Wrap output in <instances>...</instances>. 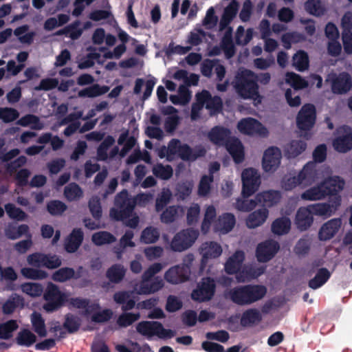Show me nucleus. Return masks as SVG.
Listing matches in <instances>:
<instances>
[{
  "mask_svg": "<svg viewBox=\"0 0 352 352\" xmlns=\"http://www.w3.org/2000/svg\"><path fill=\"white\" fill-rule=\"evenodd\" d=\"M164 266L160 263L151 265L143 273L142 280L135 284L133 292H119L114 294V300L122 305L124 310L131 309L135 305V294L139 295H149L157 292L164 286L163 279L160 276L154 277L162 271Z\"/></svg>",
  "mask_w": 352,
  "mask_h": 352,
  "instance_id": "f257e3e1",
  "label": "nucleus"
},
{
  "mask_svg": "<svg viewBox=\"0 0 352 352\" xmlns=\"http://www.w3.org/2000/svg\"><path fill=\"white\" fill-rule=\"evenodd\" d=\"M153 198V195L151 193H140L132 199L129 197L126 190H122L115 199V205L118 208H112L110 216L114 219H123L126 214L133 212L135 205L145 206Z\"/></svg>",
  "mask_w": 352,
  "mask_h": 352,
  "instance_id": "f03ea898",
  "label": "nucleus"
},
{
  "mask_svg": "<svg viewBox=\"0 0 352 352\" xmlns=\"http://www.w3.org/2000/svg\"><path fill=\"white\" fill-rule=\"evenodd\" d=\"M267 292L265 285L250 284L236 286L228 292V298L234 303L245 306L254 304L262 300Z\"/></svg>",
  "mask_w": 352,
  "mask_h": 352,
  "instance_id": "7ed1b4c3",
  "label": "nucleus"
},
{
  "mask_svg": "<svg viewBox=\"0 0 352 352\" xmlns=\"http://www.w3.org/2000/svg\"><path fill=\"white\" fill-rule=\"evenodd\" d=\"M233 85L236 93L241 98L252 100L254 105L261 102L262 98L258 94V86L252 72L245 69H239Z\"/></svg>",
  "mask_w": 352,
  "mask_h": 352,
  "instance_id": "20e7f679",
  "label": "nucleus"
},
{
  "mask_svg": "<svg viewBox=\"0 0 352 352\" xmlns=\"http://www.w3.org/2000/svg\"><path fill=\"white\" fill-rule=\"evenodd\" d=\"M344 182L337 176H329L318 185L309 188L303 192L300 197L306 201L321 200L327 195H334L341 191Z\"/></svg>",
  "mask_w": 352,
  "mask_h": 352,
  "instance_id": "39448f33",
  "label": "nucleus"
},
{
  "mask_svg": "<svg viewBox=\"0 0 352 352\" xmlns=\"http://www.w3.org/2000/svg\"><path fill=\"white\" fill-rule=\"evenodd\" d=\"M230 132L227 129L220 126L214 127L208 133L210 140L217 145L226 144L228 151L236 163L243 161L244 157L243 147L241 142L236 138H230Z\"/></svg>",
  "mask_w": 352,
  "mask_h": 352,
  "instance_id": "423d86ee",
  "label": "nucleus"
},
{
  "mask_svg": "<svg viewBox=\"0 0 352 352\" xmlns=\"http://www.w3.org/2000/svg\"><path fill=\"white\" fill-rule=\"evenodd\" d=\"M196 98L197 102L192 105L191 111V119L193 120L201 118V111L204 106L211 116L219 112L221 108V98L217 96L212 97L207 91L197 94Z\"/></svg>",
  "mask_w": 352,
  "mask_h": 352,
  "instance_id": "0eeeda50",
  "label": "nucleus"
},
{
  "mask_svg": "<svg viewBox=\"0 0 352 352\" xmlns=\"http://www.w3.org/2000/svg\"><path fill=\"white\" fill-rule=\"evenodd\" d=\"M69 296V293L61 291L56 285L50 282L43 294V298L46 301L43 309L47 312H52L67 302Z\"/></svg>",
  "mask_w": 352,
  "mask_h": 352,
  "instance_id": "6e6552de",
  "label": "nucleus"
},
{
  "mask_svg": "<svg viewBox=\"0 0 352 352\" xmlns=\"http://www.w3.org/2000/svg\"><path fill=\"white\" fill-rule=\"evenodd\" d=\"M137 331L147 338L168 339L173 338L175 333L171 329H165L163 325L155 321H142L136 326Z\"/></svg>",
  "mask_w": 352,
  "mask_h": 352,
  "instance_id": "1a4fd4ad",
  "label": "nucleus"
},
{
  "mask_svg": "<svg viewBox=\"0 0 352 352\" xmlns=\"http://www.w3.org/2000/svg\"><path fill=\"white\" fill-rule=\"evenodd\" d=\"M331 173L329 167L318 168L315 162H309L303 166L298 175L300 186L304 188L310 186L320 177H329Z\"/></svg>",
  "mask_w": 352,
  "mask_h": 352,
  "instance_id": "9d476101",
  "label": "nucleus"
},
{
  "mask_svg": "<svg viewBox=\"0 0 352 352\" xmlns=\"http://www.w3.org/2000/svg\"><path fill=\"white\" fill-rule=\"evenodd\" d=\"M198 236L199 231L197 230L184 229L173 236L170 243V248L174 252H184L192 246Z\"/></svg>",
  "mask_w": 352,
  "mask_h": 352,
  "instance_id": "9b49d317",
  "label": "nucleus"
},
{
  "mask_svg": "<svg viewBox=\"0 0 352 352\" xmlns=\"http://www.w3.org/2000/svg\"><path fill=\"white\" fill-rule=\"evenodd\" d=\"M316 121V109L314 105L307 104L302 106L296 118L297 126L302 135L308 138L307 132L314 125Z\"/></svg>",
  "mask_w": 352,
  "mask_h": 352,
  "instance_id": "f8f14e48",
  "label": "nucleus"
},
{
  "mask_svg": "<svg viewBox=\"0 0 352 352\" xmlns=\"http://www.w3.org/2000/svg\"><path fill=\"white\" fill-rule=\"evenodd\" d=\"M241 180L242 194L245 197H248L254 194L261 185L260 173L252 168H246L242 172Z\"/></svg>",
  "mask_w": 352,
  "mask_h": 352,
  "instance_id": "ddd939ff",
  "label": "nucleus"
},
{
  "mask_svg": "<svg viewBox=\"0 0 352 352\" xmlns=\"http://www.w3.org/2000/svg\"><path fill=\"white\" fill-rule=\"evenodd\" d=\"M326 81L331 84L332 92L336 94H343L349 91L352 87L351 76L346 72L339 74H329Z\"/></svg>",
  "mask_w": 352,
  "mask_h": 352,
  "instance_id": "4468645a",
  "label": "nucleus"
},
{
  "mask_svg": "<svg viewBox=\"0 0 352 352\" xmlns=\"http://www.w3.org/2000/svg\"><path fill=\"white\" fill-rule=\"evenodd\" d=\"M238 130L243 134L267 137V129L259 121L254 118H247L241 120L237 124Z\"/></svg>",
  "mask_w": 352,
  "mask_h": 352,
  "instance_id": "2eb2a0df",
  "label": "nucleus"
},
{
  "mask_svg": "<svg viewBox=\"0 0 352 352\" xmlns=\"http://www.w3.org/2000/svg\"><path fill=\"white\" fill-rule=\"evenodd\" d=\"M282 159L280 150L276 146L267 148L263 155L262 168L265 173H273L280 166Z\"/></svg>",
  "mask_w": 352,
  "mask_h": 352,
  "instance_id": "dca6fc26",
  "label": "nucleus"
},
{
  "mask_svg": "<svg viewBox=\"0 0 352 352\" xmlns=\"http://www.w3.org/2000/svg\"><path fill=\"white\" fill-rule=\"evenodd\" d=\"M199 252L201 256V270H203L210 260L217 258L221 255L223 249L216 241H206L200 245Z\"/></svg>",
  "mask_w": 352,
  "mask_h": 352,
  "instance_id": "f3484780",
  "label": "nucleus"
},
{
  "mask_svg": "<svg viewBox=\"0 0 352 352\" xmlns=\"http://www.w3.org/2000/svg\"><path fill=\"white\" fill-rule=\"evenodd\" d=\"M215 284L213 279L205 278L197 285L192 292V298L196 301L203 302L209 300L214 294Z\"/></svg>",
  "mask_w": 352,
  "mask_h": 352,
  "instance_id": "a211bd4d",
  "label": "nucleus"
},
{
  "mask_svg": "<svg viewBox=\"0 0 352 352\" xmlns=\"http://www.w3.org/2000/svg\"><path fill=\"white\" fill-rule=\"evenodd\" d=\"M333 197L327 203H320L309 205L313 215L328 217L331 216L338 209L340 204V196L337 194L332 195Z\"/></svg>",
  "mask_w": 352,
  "mask_h": 352,
  "instance_id": "6ab92c4d",
  "label": "nucleus"
},
{
  "mask_svg": "<svg viewBox=\"0 0 352 352\" xmlns=\"http://www.w3.org/2000/svg\"><path fill=\"white\" fill-rule=\"evenodd\" d=\"M334 148L345 153L352 148V132L348 126H342L337 130V135L333 142Z\"/></svg>",
  "mask_w": 352,
  "mask_h": 352,
  "instance_id": "aec40b11",
  "label": "nucleus"
},
{
  "mask_svg": "<svg viewBox=\"0 0 352 352\" xmlns=\"http://www.w3.org/2000/svg\"><path fill=\"white\" fill-rule=\"evenodd\" d=\"M176 146L175 148V157L179 156L181 159L187 161H194L198 157L202 156L206 151L201 146H197L191 149L187 144H182L178 140H176Z\"/></svg>",
  "mask_w": 352,
  "mask_h": 352,
  "instance_id": "412c9836",
  "label": "nucleus"
},
{
  "mask_svg": "<svg viewBox=\"0 0 352 352\" xmlns=\"http://www.w3.org/2000/svg\"><path fill=\"white\" fill-rule=\"evenodd\" d=\"M279 245L273 240H267L258 245L256 252V258L260 262H267L278 252Z\"/></svg>",
  "mask_w": 352,
  "mask_h": 352,
  "instance_id": "4be33fe9",
  "label": "nucleus"
},
{
  "mask_svg": "<svg viewBox=\"0 0 352 352\" xmlns=\"http://www.w3.org/2000/svg\"><path fill=\"white\" fill-rule=\"evenodd\" d=\"M342 42L346 53L352 54V13L346 12L342 19Z\"/></svg>",
  "mask_w": 352,
  "mask_h": 352,
  "instance_id": "5701e85b",
  "label": "nucleus"
},
{
  "mask_svg": "<svg viewBox=\"0 0 352 352\" xmlns=\"http://www.w3.org/2000/svg\"><path fill=\"white\" fill-rule=\"evenodd\" d=\"M235 222V217L232 214L223 213L218 217L212 230L219 234H226L232 230Z\"/></svg>",
  "mask_w": 352,
  "mask_h": 352,
  "instance_id": "b1692460",
  "label": "nucleus"
},
{
  "mask_svg": "<svg viewBox=\"0 0 352 352\" xmlns=\"http://www.w3.org/2000/svg\"><path fill=\"white\" fill-rule=\"evenodd\" d=\"M190 275L179 265L170 267L164 274V279L169 283L177 285L188 280Z\"/></svg>",
  "mask_w": 352,
  "mask_h": 352,
  "instance_id": "393cba45",
  "label": "nucleus"
},
{
  "mask_svg": "<svg viewBox=\"0 0 352 352\" xmlns=\"http://www.w3.org/2000/svg\"><path fill=\"white\" fill-rule=\"evenodd\" d=\"M264 271L263 267L244 265L236 273V279L239 283L248 282L261 276Z\"/></svg>",
  "mask_w": 352,
  "mask_h": 352,
  "instance_id": "a878e982",
  "label": "nucleus"
},
{
  "mask_svg": "<svg viewBox=\"0 0 352 352\" xmlns=\"http://www.w3.org/2000/svg\"><path fill=\"white\" fill-rule=\"evenodd\" d=\"M342 225L340 219H333L320 228L318 232V238L320 241H327L331 239L338 232Z\"/></svg>",
  "mask_w": 352,
  "mask_h": 352,
  "instance_id": "bb28decb",
  "label": "nucleus"
},
{
  "mask_svg": "<svg viewBox=\"0 0 352 352\" xmlns=\"http://www.w3.org/2000/svg\"><path fill=\"white\" fill-rule=\"evenodd\" d=\"M314 221L313 213L309 206L300 208L296 214L295 223L297 228L303 231L308 229Z\"/></svg>",
  "mask_w": 352,
  "mask_h": 352,
  "instance_id": "cd10ccee",
  "label": "nucleus"
},
{
  "mask_svg": "<svg viewBox=\"0 0 352 352\" xmlns=\"http://www.w3.org/2000/svg\"><path fill=\"white\" fill-rule=\"evenodd\" d=\"M217 218L216 208L212 205H206L204 210V219L201 225V232L206 234L212 230Z\"/></svg>",
  "mask_w": 352,
  "mask_h": 352,
  "instance_id": "c85d7f7f",
  "label": "nucleus"
},
{
  "mask_svg": "<svg viewBox=\"0 0 352 352\" xmlns=\"http://www.w3.org/2000/svg\"><path fill=\"white\" fill-rule=\"evenodd\" d=\"M244 259V252L241 250L236 251L226 261L224 265L225 271L229 274H236L242 267Z\"/></svg>",
  "mask_w": 352,
  "mask_h": 352,
  "instance_id": "c756f323",
  "label": "nucleus"
},
{
  "mask_svg": "<svg viewBox=\"0 0 352 352\" xmlns=\"http://www.w3.org/2000/svg\"><path fill=\"white\" fill-rule=\"evenodd\" d=\"M82 267H80L76 272L73 268L62 267L55 271L52 275V279L55 282L64 283L72 278H79Z\"/></svg>",
  "mask_w": 352,
  "mask_h": 352,
  "instance_id": "7c9ffc66",
  "label": "nucleus"
},
{
  "mask_svg": "<svg viewBox=\"0 0 352 352\" xmlns=\"http://www.w3.org/2000/svg\"><path fill=\"white\" fill-rule=\"evenodd\" d=\"M114 139L111 136H107L98 148V158L100 160H106L114 157L118 153V148L114 146L109 152L108 150L114 144Z\"/></svg>",
  "mask_w": 352,
  "mask_h": 352,
  "instance_id": "2f4dec72",
  "label": "nucleus"
},
{
  "mask_svg": "<svg viewBox=\"0 0 352 352\" xmlns=\"http://www.w3.org/2000/svg\"><path fill=\"white\" fill-rule=\"evenodd\" d=\"M68 305L70 308H76L80 309L81 311L86 315L92 314L94 311L98 309V303L89 304L86 299L81 298H70L69 297Z\"/></svg>",
  "mask_w": 352,
  "mask_h": 352,
  "instance_id": "473e14b6",
  "label": "nucleus"
},
{
  "mask_svg": "<svg viewBox=\"0 0 352 352\" xmlns=\"http://www.w3.org/2000/svg\"><path fill=\"white\" fill-rule=\"evenodd\" d=\"M262 320L261 311L256 308H250L241 315L240 323L244 327H251Z\"/></svg>",
  "mask_w": 352,
  "mask_h": 352,
  "instance_id": "72a5a7b5",
  "label": "nucleus"
},
{
  "mask_svg": "<svg viewBox=\"0 0 352 352\" xmlns=\"http://www.w3.org/2000/svg\"><path fill=\"white\" fill-rule=\"evenodd\" d=\"M268 217V210L265 208L256 210L250 214L246 219V225L250 228L261 226Z\"/></svg>",
  "mask_w": 352,
  "mask_h": 352,
  "instance_id": "f704fd0d",
  "label": "nucleus"
},
{
  "mask_svg": "<svg viewBox=\"0 0 352 352\" xmlns=\"http://www.w3.org/2000/svg\"><path fill=\"white\" fill-rule=\"evenodd\" d=\"M83 239V233L80 229H74L65 244V248L67 252H75L80 245Z\"/></svg>",
  "mask_w": 352,
  "mask_h": 352,
  "instance_id": "c9c22d12",
  "label": "nucleus"
},
{
  "mask_svg": "<svg viewBox=\"0 0 352 352\" xmlns=\"http://www.w3.org/2000/svg\"><path fill=\"white\" fill-rule=\"evenodd\" d=\"M5 234L8 238L12 240L19 239L23 235L27 237H32L29 226L25 224H22L19 226L10 224L6 228Z\"/></svg>",
  "mask_w": 352,
  "mask_h": 352,
  "instance_id": "e433bc0d",
  "label": "nucleus"
},
{
  "mask_svg": "<svg viewBox=\"0 0 352 352\" xmlns=\"http://www.w3.org/2000/svg\"><path fill=\"white\" fill-rule=\"evenodd\" d=\"M184 214V209L180 206L168 207L161 214L160 219L162 223H170L176 221Z\"/></svg>",
  "mask_w": 352,
  "mask_h": 352,
  "instance_id": "4c0bfd02",
  "label": "nucleus"
},
{
  "mask_svg": "<svg viewBox=\"0 0 352 352\" xmlns=\"http://www.w3.org/2000/svg\"><path fill=\"white\" fill-rule=\"evenodd\" d=\"M280 198V195L278 191L268 190L258 194L256 199L258 205L271 206L276 204Z\"/></svg>",
  "mask_w": 352,
  "mask_h": 352,
  "instance_id": "58836bf2",
  "label": "nucleus"
},
{
  "mask_svg": "<svg viewBox=\"0 0 352 352\" xmlns=\"http://www.w3.org/2000/svg\"><path fill=\"white\" fill-rule=\"evenodd\" d=\"M239 9L238 3L233 0L230 3L226 8L222 18L220 21V29L222 30L226 29L230 21L236 14Z\"/></svg>",
  "mask_w": 352,
  "mask_h": 352,
  "instance_id": "ea45409f",
  "label": "nucleus"
},
{
  "mask_svg": "<svg viewBox=\"0 0 352 352\" xmlns=\"http://www.w3.org/2000/svg\"><path fill=\"white\" fill-rule=\"evenodd\" d=\"M82 117V113H78L76 114H70L67 118H64L59 124V126L65 125L68 124L69 122H72L64 131V134L66 136H69L72 135L75 131L78 129L80 124L78 121V118Z\"/></svg>",
  "mask_w": 352,
  "mask_h": 352,
  "instance_id": "a19ab883",
  "label": "nucleus"
},
{
  "mask_svg": "<svg viewBox=\"0 0 352 352\" xmlns=\"http://www.w3.org/2000/svg\"><path fill=\"white\" fill-rule=\"evenodd\" d=\"M17 124L20 126L30 127L35 130H41L44 127V124L41 122L39 118L32 114L23 116L17 121Z\"/></svg>",
  "mask_w": 352,
  "mask_h": 352,
  "instance_id": "79ce46f5",
  "label": "nucleus"
},
{
  "mask_svg": "<svg viewBox=\"0 0 352 352\" xmlns=\"http://www.w3.org/2000/svg\"><path fill=\"white\" fill-rule=\"evenodd\" d=\"M30 320L34 331L41 337L47 336L45 320L38 313L34 312L30 316Z\"/></svg>",
  "mask_w": 352,
  "mask_h": 352,
  "instance_id": "37998d69",
  "label": "nucleus"
},
{
  "mask_svg": "<svg viewBox=\"0 0 352 352\" xmlns=\"http://www.w3.org/2000/svg\"><path fill=\"white\" fill-rule=\"evenodd\" d=\"M109 91V88L106 86H100L94 85L78 91L79 97L95 98L101 96Z\"/></svg>",
  "mask_w": 352,
  "mask_h": 352,
  "instance_id": "c03bdc74",
  "label": "nucleus"
},
{
  "mask_svg": "<svg viewBox=\"0 0 352 352\" xmlns=\"http://www.w3.org/2000/svg\"><path fill=\"white\" fill-rule=\"evenodd\" d=\"M191 99V94L188 89L184 86H180L177 95H172L170 96V100L174 104L184 105L189 102Z\"/></svg>",
  "mask_w": 352,
  "mask_h": 352,
  "instance_id": "a18cd8bd",
  "label": "nucleus"
},
{
  "mask_svg": "<svg viewBox=\"0 0 352 352\" xmlns=\"http://www.w3.org/2000/svg\"><path fill=\"white\" fill-rule=\"evenodd\" d=\"M291 228V221L287 217H283L274 221L272 225V232L278 235L287 233Z\"/></svg>",
  "mask_w": 352,
  "mask_h": 352,
  "instance_id": "49530a36",
  "label": "nucleus"
},
{
  "mask_svg": "<svg viewBox=\"0 0 352 352\" xmlns=\"http://www.w3.org/2000/svg\"><path fill=\"white\" fill-rule=\"evenodd\" d=\"M21 274L26 278L31 280H42L48 276V274L40 269L24 267L21 270Z\"/></svg>",
  "mask_w": 352,
  "mask_h": 352,
  "instance_id": "de8ad7c7",
  "label": "nucleus"
},
{
  "mask_svg": "<svg viewBox=\"0 0 352 352\" xmlns=\"http://www.w3.org/2000/svg\"><path fill=\"white\" fill-rule=\"evenodd\" d=\"M331 274L327 269L321 268L315 277L309 281V285L311 288L316 289L322 286L328 280Z\"/></svg>",
  "mask_w": 352,
  "mask_h": 352,
  "instance_id": "09e8293b",
  "label": "nucleus"
},
{
  "mask_svg": "<svg viewBox=\"0 0 352 352\" xmlns=\"http://www.w3.org/2000/svg\"><path fill=\"white\" fill-rule=\"evenodd\" d=\"M285 82L295 90L305 88L308 85L307 82L305 79L294 72H287L286 74Z\"/></svg>",
  "mask_w": 352,
  "mask_h": 352,
  "instance_id": "8fccbe9b",
  "label": "nucleus"
},
{
  "mask_svg": "<svg viewBox=\"0 0 352 352\" xmlns=\"http://www.w3.org/2000/svg\"><path fill=\"white\" fill-rule=\"evenodd\" d=\"M152 171L155 176L164 180L169 179L173 173V168L170 166H164L162 164H155L153 167Z\"/></svg>",
  "mask_w": 352,
  "mask_h": 352,
  "instance_id": "3c124183",
  "label": "nucleus"
},
{
  "mask_svg": "<svg viewBox=\"0 0 352 352\" xmlns=\"http://www.w3.org/2000/svg\"><path fill=\"white\" fill-rule=\"evenodd\" d=\"M164 113L170 114L165 122V129L168 132H172L176 128L178 123V116L176 109L173 107H168L163 111Z\"/></svg>",
  "mask_w": 352,
  "mask_h": 352,
  "instance_id": "603ef678",
  "label": "nucleus"
},
{
  "mask_svg": "<svg viewBox=\"0 0 352 352\" xmlns=\"http://www.w3.org/2000/svg\"><path fill=\"white\" fill-rule=\"evenodd\" d=\"M159 237V230L156 228L150 226L142 231L140 240L142 243L146 244L153 243L158 240Z\"/></svg>",
  "mask_w": 352,
  "mask_h": 352,
  "instance_id": "864d4df0",
  "label": "nucleus"
},
{
  "mask_svg": "<svg viewBox=\"0 0 352 352\" xmlns=\"http://www.w3.org/2000/svg\"><path fill=\"white\" fill-rule=\"evenodd\" d=\"M96 245H103L116 241V237L108 232L101 231L94 233L91 237Z\"/></svg>",
  "mask_w": 352,
  "mask_h": 352,
  "instance_id": "5fc2aeb1",
  "label": "nucleus"
},
{
  "mask_svg": "<svg viewBox=\"0 0 352 352\" xmlns=\"http://www.w3.org/2000/svg\"><path fill=\"white\" fill-rule=\"evenodd\" d=\"M135 139L133 137L128 138L127 132L122 133L118 140V144L123 145L120 155L124 157L135 146Z\"/></svg>",
  "mask_w": 352,
  "mask_h": 352,
  "instance_id": "6e6d98bb",
  "label": "nucleus"
},
{
  "mask_svg": "<svg viewBox=\"0 0 352 352\" xmlns=\"http://www.w3.org/2000/svg\"><path fill=\"white\" fill-rule=\"evenodd\" d=\"M293 66L298 71H304L308 68L309 58L307 53L298 51L293 56Z\"/></svg>",
  "mask_w": 352,
  "mask_h": 352,
  "instance_id": "4d7b16f0",
  "label": "nucleus"
},
{
  "mask_svg": "<svg viewBox=\"0 0 352 352\" xmlns=\"http://www.w3.org/2000/svg\"><path fill=\"white\" fill-rule=\"evenodd\" d=\"M23 293L32 297L40 296L43 292V287L38 283H26L21 286Z\"/></svg>",
  "mask_w": 352,
  "mask_h": 352,
  "instance_id": "13d9d810",
  "label": "nucleus"
},
{
  "mask_svg": "<svg viewBox=\"0 0 352 352\" xmlns=\"http://www.w3.org/2000/svg\"><path fill=\"white\" fill-rule=\"evenodd\" d=\"M306 148V144L301 140H294L286 147V153L289 157H295Z\"/></svg>",
  "mask_w": 352,
  "mask_h": 352,
  "instance_id": "bf43d9fd",
  "label": "nucleus"
},
{
  "mask_svg": "<svg viewBox=\"0 0 352 352\" xmlns=\"http://www.w3.org/2000/svg\"><path fill=\"white\" fill-rule=\"evenodd\" d=\"M36 336L30 331L25 329L20 331L16 338V343L20 346H30L36 342Z\"/></svg>",
  "mask_w": 352,
  "mask_h": 352,
  "instance_id": "052dcab7",
  "label": "nucleus"
},
{
  "mask_svg": "<svg viewBox=\"0 0 352 352\" xmlns=\"http://www.w3.org/2000/svg\"><path fill=\"white\" fill-rule=\"evenodd\" d=\"M64 195L67 200L75 201L83 196V191L78 185L72 183L65 188Z\"/></svg>",
  "mask_w": 352,
  "mask_h": 352,
  "instance_id": "680f3d73",
  "label": "nucleus"
},
{
  "mask_svg": "<svg viewBox=\"0 0 352 352\" xmlns=\"http://www.w3.org/2000/svg\"><path fill=\"white\" fill-rule=\"evenodd\" d=\"M125 274V270L121 265H114L107 272V277L113 283L120 282Z\"/></svg>",
  "mask_w": 352,
  "mask_h": 352,
  "instance_id": "e2e57ef3",
  "label": "nucleus"
},
{
  "mask_svg": "<svg viewBox=\"0 0 352 352\" xmlns=\"http://www.w3.org/2000/svg\"><path fill=\"white\" fill-rule=\"evenodd\" d=\"M18 328L15 320H9L0 325V338L8 340L12 336L13 332Z\"/></svg>",
  "mask_w": 352,
  "mask_h": 352,
  "instance_id": "0e129e2a",
  "label": "nucleus"
},
{
  "mask_svg": "<svg viewBox=\"0 0 352 352\" xmlns=\"http://www.w3.org/2000/svg\"><path fill=\"white\" fill-rule=\"evenodd\" d=\"M43 267L49 270H54L59 267L62 265L60 257L55 254L43 253Z\"/></svg>",
  "mask_w": 352,
  "mask_h": 352,
  "instance_id": "69168bd1",
  "label": "nucleus"
},
{
  "mask_svg": "<svg viewBox=\"0 0 352 352\" xmlns=\"http://www.w3.org/2000/svg\"><path fill=\"white\" fill-rule=\"evenodd\" d=\"M207 34L200 29H195L190 32L187 38V43L191 46H197L206 40Z\"/></svg>",
  "mask_w": 352,
  "mask_h": 352,
  "instance_id": "338daca9",
  "label": "nucleus"
},
{
  "mask_svg": "<svg viewBox=\"0 0 352 352\" xmlns=\"http://www.w3.org/2000/svg\"><path fill=\"white\" fill-rule=\"evenodd\" d=\"M200 216V206L198 204L192 203L186 210V221L188 225L197 223Z\"/></svg>",
  "mask_w": 352,
  "mask_h": 352,
  "instance_id": "774afa93",
  "label": "nucleus"
}]
</instances>
